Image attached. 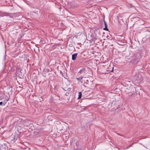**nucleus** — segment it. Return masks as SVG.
Segmentation results:
<instances>
[{
    "label": "nucleus",
    "instance_id": "10",
    "mask_svg": "<svg viewBox=\"0 0 150 150\" xmlns=\"http://www.w3.org/2000/svg\"><path fill=\"white\" fill-rule=\"evenodd\" d=\"M36 45L35 46L36 47H37V45Z\"/></svg>",
    "mask_w": 150,
    "mask_h": 150
},
{
    "label": "nucleus",
    "instance_id": "3",
    "mask_svg": "<svg viewBox=\"0 0 150 150\" xmlns=\"http://www.w3.org/2000/svg\"><path fill=\"white\" fill-rule=\"evenodd\" d=\"M79 96L78 97V99H80L81 97L82 96V93L81 92H80L79 93Z\"/></svg>",
    "mask_w": 150,
    "mask_h": 150
},
{
    "label": "nucleus",
    "instance_id": "5",
    "mask_svg": "<svg viewBox=\"0 0 150 150\" xmlns=\"http://www.w3.org/2000/svg\"><path fill=\"white\" fill-rule=\"evenodd\" d=\"M83 78V77L81 76L79 78H77L76 79L78 81H79L80 80L82 79Z\"/></svg>",
    "mask_w": 150,
    "mask_h": 150
},
{
    "label": "nucleus",
    "instance_id": "13",
    "mask_svg": "<svg viewBox=\"0 0 150 150\" xmlns=\"http://www.w3.org/2000/svg\"><path fill=\"white\" fill-rule=\"evenodd\" d=\"M5 104H4V105H5Z\"/></svg>",
    "mask_w": 150,
    "mask_h": 150
},
{
    "label": "nucleus",
    "instance_id": "8",
    "mask_svg": "<svg viewBox=\"0 0 150 150\" xmlns=\"http://www.w3.org/2000/svg\"><path fill=\"white\" fill-rule=\"evenodd\" d=\"M104 22H105V27H107V24H106V23H105V21H104Z\"/></svg>",
    "mask_w": 150,
    "mask_h": 150
},
{
    "label": "nucleus",
    "instance_id": "2",
    "mask_svg": "<svg viewBox=\"0 0 150 150\" xmlns=\"http://www.w3.org/2000/svg\"><path fill=\"white\" fill-rule=\"evenodd\" d=\"M85 73L84 72V69H82L80 71H79L78 74H79L80 73Z\"/></svg>",
    "mask_w": 150,
    "mask_h": 150
},
{
    "label": "nucleus",
    "instance_id": "11",
    "mask_svg": "<svg viewBox=\"0 0 150 150\" xmlns=\"http://www.w3.org/2000/svg\"><path fill=\"white\" fill-rule=\"evenodd\" d=\"M4 133H5V132H4V133H3V134Z\"/></svg>",
    "mask_w": 150,
    "mask_h": 150
},
{
    "label": "nucleus",
    "instance_id": "12",
    "mask_svg": "<svg viewBox=\"0 0 150 150\" xmlns=\"http://www.w3.org/2000/svg\"><path fill=\"white\" fill-rule=\"evenodd\" d=\"M8 99H7V101H8Z\"/></svg>",
    "mask_w": 150,
    "mask_h": 150
},
{
    "label": "nucleus",
    "instance_id": "6",
    "mask_svg": "<svg viewBox=\"0 0 150 150\" xmlns=\"http://www.w3.org/2000/svg\"><path fill=\"white\" fill-rule=\"evenodd\" d=\"M133 19L135 20H139V18L138 17H135Z\"/></svg>",
    "mask_w": 150,
    "mask_h": 150
},
{
    "label": "nucleus",
    "instance_id": "14",
    "mask_svg": "<svg viewBox=\"0 0 150 150\" xmlns=\"http://www.w3.org/2000/svg\"><path fill=\"white\" fill-rule=\"evenodd\" d=\"M149 32H150V31H149Z\"/></svg>",
    "mask_w": 150,
    "mask_h": 150
},
{
    "label": "nucleus",
    "instance_id": "7",
    "mask_svg": "<svg viewBox=\"0 0 150 150\" xmlns=\"http://www.w3.org/2000/svg\"><path fill=\"white\" fill-rule=\"evenodd\" d=\"M103 30H105L108 31V29L107 28V27H105L103 28Z\"/></svg>",
    "mask_w": 150,
    "mask_h": 150
},
{
    "label": "nucleus",
    "instance_id": "1",
    "mask_svg": "<svg viewBox=\"0 0 150 150\" xmlns=\"http://www.w3.org/2000/svg\"><path fill=\"white\" fill-rule=\"evenodd\" d=\"M77 53H74L72 55V59L74 61L75 60L76 57L77 56Z\"/></svg>",
    "mask_w": 150,
    "mask_h": 150
},
{
    "label": "nucleus",
    "instance_id": "9",
    "mask_svg": "<svg viewBox=\"0 0 150 150\" xmlns=\"http://www.w3.org/2000/svg\"><path fill=\"white\" fill-rule=\"evenodd\" d=\"M2 104H3V103H2V102H0V105H1V106H2Z\"/></svg>",
    "mask_w": 150,
    "mask_h": 150
},
{
    "label": "nucleus",
    "instance_id": "4",
    "mask_svg": "<svg viewBox=\"0 0 150 150\" xmlns=\"http://www.w3.org/2000/svg\"><path fill=\"white\" fill-rule=\"evenodd\" d=\"M11 13H4L5 16H10V17H11Z\"/></svg>",
    "mask_w": 150,
    "mask_h": 150
}]
</instances>
